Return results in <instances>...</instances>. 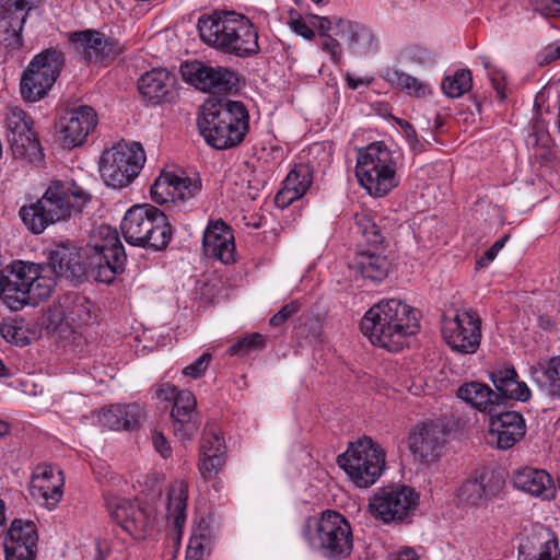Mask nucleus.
<instances>
[{
    "label": "nucleus",
    "mask_w": 560,
    "mask_h": 560,
    "mask_svg": "<svg viewBox=\"0 0 560 560\" xmlns=\"http://www.w3.org/2000/svg\"><path fill=\"white\" fill-rule=\"evenodd\" d=\"M208 551H209V549H197V548L191 549L190 542H189L188 548H187V556H194V559L199 558V557H201V559H203V555Z\"/></svg>",
    "instance_id": "63"
},
{
    "label": "nucleus",
    "mask_w": 560,
    "mask_h": 560,
    "mask_svg": "<svg viewBox=\"0 0 560 560\" xmlns=\"http://www.w3.org/2000/svg\"><path fill=\"white\" fill-rule=\"evenodd\" d=\"M189 540L191 549H210L212 535L209 523L201 520L198 526L194 529Z\"/></svg>",
    "instance_id": "46"
},
{
    "label": "nucleus",
    "mask_w": 560,
    "mask_h": 560,
    "mask_svg": "<svg viewBox=\"0 0 560 560\" xmlns=\"http://www.w3.org/2000/svg\"><path fill=\"white\" fill-rule=\"evenodd\" d=\"M37 528L34 522L14 520L4 538V552L22 559H35L37 548Z\"/></svg>",
    "instance_id": "26"
},
{
    "label": "nucleus",
    "mask_w": 560,
    "mask_h": 560,
    "mask_svg": "<svg viewBox=\"0 0 560 560\" xmlns=\"http://www.w3.org/2000/svg\"><path fill=\"white\" fill-rule=\"evenodd\" d=\"M334 20L340 28L338 35L343 38L346 37L349 49L358 50L361 47L369 48L372 45L373 34L366 27L340 18H335Z\"/></svg>",
    "instance_id": "42"
},
{
    "label": "nucleus",
    "mask_w": 560,
    "mask_h": 560,
    "mask_svg": "<svg viewBox=\"0 0 560 560\" xmlns=\"http://www.w3.org/2000/svg\"><path fill=\"white\" fill-rule=\"evenodd\" d=\"M0 332L8 342L20 347L28 343V338L25 336L22 327L14 324H2L0 326Z\"/></svg>",
    "instance_id": "48"
},
{
    "label": "nucleus",
    "mask_w": 560,
    "mask_h": 560,
    "mask_svg": "<svg viewBox=\"0 0 560 560\" xmlns=\"http://www.w3.org/2000/svg\"><path fill=\"white\" fill-rule=\"evenodd\" d=\"M320 48L330 56V60L335 65H339L341 62L343 55L342 47L336 38L326 36L320 44Z\"/></svg>",
    "instance_id": "52"
},
{
    "label": "nucleus",
    "mask_w": 560,
    "mask_h": 560,
    "mask_svg": "<svg viewBox=\"0 0 560 560\" xmlns=\"http://www.w3.org/2000/svg\"><path fill=\"white\" fill-rule=\"evenodd\" d=\"M313 183V168L308 164H296L287 175L283 187L275 197L277 207L284 209L302 198Z\"/></svg>",
    "instance_id": "28"
},
{
    "label": "nucleus",
    "mask_w": 560,
    "mask_h": 560,
    "mask_svg": "<svg viewBox=\"0 0 560 560\" xmlns=\"http://www.w3.org/2000/svg\"><path fill=\"white\" fill-rule=\"evenodd\" d=\"M541 60L539 61L540 65H547L550 63L557 59H560V45H550L548 46L544 52L540 55Z\"/></svg>",
    "instance_id": "58"
},
{
    "label": "nucleus",
    "mask_w": 560,
    "mask_h": 560,
    "mask_svg": "<svg viewBox=\"0 0 560 560\" xmlns=\"http://www.w3.org/2000/svg\"><path fill=\"white\" fill-rule=\"evenodd\" d=\"M142 409L137 404L113 405L100 415V422L110 430H133L141 421Z\"/></svg>",
    "instance_id": "35"
},
{
    "label": "nucleus",
    "mask_w": 560,
    "mask_h": 560,
    "mask_svg": "<svg viewBox=\"0 0 560 560\" xmlns=\"http://www.w3.org/2000/svg\"><path fill=\"white\" fill-rule=\"evenodd\" d=\"M92 200L90 191L75 182L52 180L43 196L19 209V218L32 234L80 214Z\"/></svg>",
    "instance_id": "2"
},
{
    "label": "nucleus",
    "mask_w": 560,
    "mask_h": 560,
    "mask_svg": "<svg viewBox=\"0 0 560 560\" xmlns=\"http://www.w3.org/2000/svg\"><path fill=\"white\" fill-rule=\"evenodd\" d=\"M389 560H418V556L411 549L404 550Z\"/></svg>",
    "instance_id": "62"
},
{
    "label": "nucleus",
    "mask_w": 560,
    "mask_h": 560,
    "mask_svg": "<svg viewBox=\"0 0 560 560\" xmlns=\"http://www.w3.org/2000/svg\"><path fill=\"white\" fill-rule=\"evenodd\" d=\"M144 163L145 153L141 143H118L103 152L100 161L101 177L106 186L120 189L135 180Z\"/></svg>",
    "instance_id": "11"
},
{
    "label": "nucleus",
    "mask_w": 560,
    "mask_h": 560,
    "mask_svg": "<svg viewBox=\"0 0 560 560\" xmlns=\"http://www.w3.org/2000/svg\"><path fill=\"white\" fill-rule=\"evenodd\" d=\"M302 535L311 550L326 560H345L353 550L351 524L345 515L334 510L307 517Z\"/></svg>",
    "instance_id": "7"
},
{
    "label": "nucleus",
    "mask_w": 560,
    "mask_h": 560,
    "mask_svg": "<svg viewBox=\"0 0 560 560\" xmlns=\"http://www.w3.org/2000/svg\"><path fill=\"white\" fill-rule=\"evenodd\" d=\"M265 348V337L261 334L253 332L249 334L237 342L233 343L229 349L230 355L247 354L252 350H258Z\"/></svg>",
    "instance_id": "45"
},
{
    "label": "nucleus",
    "mask_w": 560,
    "mask_h": 560,
    "mask_svg": "<svg viewBox=\"0 0 560 560\" xmlns=\"http://www.w3.org/2000/svg\"><path fill=\"white\" fill-rule=\"evenodd\" d=\"M127 255L116 229L101 225L89 243L80 248L56 244L46 266L54 269V280L63 278L78 285L85 281L112 284L125 271Z\"/></svg>",
    "instance_id": "1"
},
{
    "label": "nucleus",
    "mask_w": 560,
    "mask_h": 560,
    "mask_svg": "<svg viewBox=\"0 0 560 560\" xmlns=\"http://www.w3.org/2000/svg\"><path fill=\"white\" fill-rule=\"evenodd\" d=\"M444 121H445L444 118L438 114L434 118L432 131L435 133L440 132L442 130V128L444 127Z\"/></svg>",
    "instance_id": "64"
},
{
    "label": "nucleus",
    "mask_w": 560,
    "mask_h": 560,
    "mask_svg": "<svg viewBox=\"0 0 560 560\" xmlns=\"http://www.w3.org/2000/svg\"><path fill=\"white\" fill-rule=\"evenodd\" d=\"M350 268L363 279L380 283L388 276L390 262L386 256L366 250L355 255Z\"/></svg>",
    "instance_id": "34"
},
{
    "label": "nucleus",
    "mask_w": 560,
    "mask_h": 560,
    "mask_svg": "<svg viewBox=\"0 0 560 560\" xmlns=\"http://www.w3.org/2000/svg\"><path fill=\"white\" fill-rule=\"evenodd\" d=\"M504 486L503 479L489 469H482L479 475L466 480L457 490L460 503L469 506H482L499 495Z\"/></svg>",
    "instance_id": "23"
},
{
    "label": "nucleus",
    "mask_w": 560,
    "mask_h": 560,
    "mask_svg": "<svg viewBox=\"0 0 560 560\" xmlns=\"http://www.w3.org/2000/svg\"><path fill=\"white\" fill-rule=\"evenodd\" d=\"M559 557L560 550L557 539H549L539 552L538 560H558Z\"/></svg>",
    "instance_id": "56"
},
{
    "label": "nucleus",
    "mask_w": 560,
    "mask_h": 560,
    "mask_svg": "<svg viewBox=\"0 0 560 560\" xmlns=\"http://www.w3.org/2000/svg\"><path fill=\"white\" fill-rule=\"evenodd\" d=\"M530 376L545 394L560 398V355L541 360L530 366Z\"/></svg>",
    "instance_id": "33"
},
{
    "label": "nucleus",
    "mask_w": 560,
    "mask_h": 560,
    "mask_svg": "<svg viewBox=\"0 0 560 560\" xmlns=\"http://www.w3.org/2000/svg\"><path fill=\"white\" fill-rule=\"evenodd\" d=\"M509 236L504 235L501 238L497 240L477 260V265L481 268L488 266L491 261L494 260L499 252L504 247Z\"/></svg>",
    "instance_id": "53"
},
{
    "label": "nucleus",
    "mask_w": 560,
    "mask_h": 560,
    "mask_svg": "<svg viewBox=\"0 0 560 560\" xmlns=\"http://www.w3.org/2000/svg\"><path fill=\"white\" fill-rule=\"evenodd\" d=\"M525 433V419L517 411H495L489 419V436L499 450L513 447Z\"/></svg>",
    "instance_id": "24"
},
{
    "label": "nucleus",
    "mask_w": 560,
    "mask_h": 560,
    "mask_svg": "<svg viewBox=\"0 0 560 560\" xmlns=\"http://www.w3.org/2000/svg\"><path fill=\"white\" fill-rule=\"evenodd\" d=\"M180 73L187 83L202 92L231 93L238 90L237 73L224 67H212L201 61L185 62Z\"/></svg>",
    "instance_id": "15"
},
{
    "label": "nucleus",
    "mask_w": 560,
    "mask_h": 560,
    "mask_svg": "<svg viewBox=\"0 0 560 560\" xmlns=\"http://www.w3.org/2000/svg\"><path fill=\"white\" fill-rule=\"evenodd\" d=\"M533 10L545 18L560 16V0H529Z\"/></svg>",
    "instance_id": "49"
},
{
    "label": "nucleus",
    "mask_w": 560,
    "mask_h": 560,
    "mask_svg": "<svg viewBox=\"0 0 560 560\" xmlns=\"http://www.w3.org/2000/svg\"><path fill=\"white\" fill-rule=\"evenodd\" d=\"M418 503L419 494L412 488L393 485L377 489L370 499L369 508L375 518L389 524L406 521Z\"/></svg>",
    "instance_id": "12"
},
{
    "label": "nucleus",
    "mask_w": 560,
    "mask_h": 560,
    "mask_svg": "<svg viewBox=\"0 0 560 560\" xmlns=\"http://www.w3.org/2000/svg\"><path fill=\"white\" fill-rule=\"evenodd\" d=\"M355 226L358 232L361 233L368 243L380 245L384 241L381 228L376 224L374 218L368 213L355 214Z\"/></svg>",
    "instance_id": "44"
},
{
    "label": "nucleus",
    "mask_w": 560,
    "mask_h": 560,
    "mask_svg": "<svg viewBox=\"0 0 560 560\" xmlns=\"http://www.w3.org/2000/svg\"><path fill=\"white\" fill-rule=\"evenodd\" d=\"M178 392L179 390H177L175 386H172V385H168V384H163L158 389L156 394H158V397L161 398V399H164V400L173 399L174 400V396Z\"/></svg>",
    "instance_id": "59"
},
{
    "label": "nucleus",
    "mask_w": 560,
    "mask_h": 560,
    "mask_svg": "<svg viewBox=\"0 0 560 560\" xmlns=\"http://www.w3.org/2000/svg\"><path fill=\"white\" fill-rule=\"evenodd\" d=\"M188 487L184 481H175L167 493V518L180 529L186 521Z\"/></svg>",
    "instance_id": "40"
},
{
    "label": "nucleus",
    "mask_w": 560,
    "mask_h": 560,
    "mask_svg": "<svg viewBox=\"0 0 560 560\" xmlns=\"http://www.w3.org/2000/svg\"><path fill=\"white\" fill-rule=\"evenodd\" d=\"M226 446L220 429L207 424L203 430L198 468L203 479L214 478L225 465Z\"/></svg>",
    "instance_id": "22"
},
{
    "label": "nucleus",
    "mask_w": 560,
    "mask_h": 560,
    "mask_svg": "<svg viewBox=\"0 0 560 560\" xmlns=\"http://www.w3.org/2000/svg\"><path fill=\"white\" fill-rule=\"evenodd\" d=\"M175 84V77L163 68L145 72L138 80V90L152 105L167 101Z\"/></svg>",
    "instance_id": "31"
},
{
    "label": "nucleus",
    "mask_w": 560,
    "mask_h": 560,
    "mask_svg": "<svg viewBox=\"0 0 560 560\" xmlns=\"http://www.w3.org/2000/svg\"><path fill=\"white\" fill-rule=\"evenodd\" d=\"M385 452L371 438L363 436L351 442L347 451L339 454L337 464L358 488L374 485L385 469Z\"/></svg>",
    "instance_id": "10"
},
{
    "label": "nucleus",
    "mask_w": 560,
    "mask_h": 560,
    "mask_svg": "<svg viewBox=\"0 0 560 560\" xmlns=\"http://www.w3.org/2000/svg\"><path fill=\"white\" fill-rule=\"evenodd\" d=\"M399 126L401 127V129L404 130L405 135H406V138L408 140V143L409 145L413 149V150H418V151H422L423 149V144L421 143V141L419 140L418 138V135H417V131L415 129V127L406 121V120H400L399 121Z\"/></svg>",
    "instance_id": "55"
},
{
    "label": "nucleus",
    "mask_w": 560,
    "mask_h": 560,
    "mask_svg": "<svg viewBox=\"0 0 560 560\" xmlns=\"http://www.w3.org/2000/svg\"><path fill=\"white\" fill-rule=\"evenodd\" d=\"M346 81L351 90H357L360 85L369 84V81L361 78H353L350 73L346 74Z\"/></svg>",
    "instance_id": "61"
},
{
    "label": "nucleus",
    "mask_w": 560,
    "mask_h": 560,
    "mask_svg": "<svg viewBox=\"0 0 560 560\" xmlns=\"http://www.w3.org/2000/svg\"><path fill=\"white\" fill-rule=\"evenodd\" d=\"M202 248L207 257L214 258L224 265L236 261L233 231L223 220L209 222L203 233Z\"/></svg>",
    "instance_id": "25"
},
{
    "label": "nucleus",
    "mask_w": 560,
    "mask_h": 560,
    "mask_svg": "<svg viewBox=\"0 0 560 560\" xmlns=\"http://www.w3.org/2000/svg\"><path fill=\"white\" fill-rule=\"evenodd\" d=\"M201 190V179L178 176L166 172L161 174L150 188L151 198L160 205L186 202L195 198Z\"/></svg>",
    "instance_id": "18"
},
{
    "label": "nucleus",
    "mask_w": 560,
    "mask_h": 560,
    "mask_svg": "<svg viewBox=\"0 0 560 560\" xmlns=\"http://www.w3.org/2000/svg\"><path fill=\"white\" fill-rule=\"evenodd\" d=\"M153 445L163 458H167L172 454V450L167 439L162 433L153 434Z\"/></svg>",
    "instance_id": "57"
},
{
    "label": "nucleus",
    "mask_w": 560,
    "mask_h": 560,
    "mask_svg": "<svg viewBox=\"0 0 560 560\" xmlns=\"http://www.w3.org/2000/svg\"><path fill=\"white\" fill-rule=\"evenodd\" d=\"M63 474L60 469L40 464L35 467L30 483V493L34 500L52 510L62 498Z\"/></svg>",
    "instance_id": "21"
},
{
    "label": "nucleus",
    "mask_w": 560,
    "mask_h": 560,
    "mask_svg": "<svg viewBox=\"0 0 560 560\" xmlns=\"http://www.w3.org/2000/svg\"><path fill=\"white\" fill-rule=\"evenodd\" d=\"M300 310V304L296 301L290 302L282 306L277 314H275L270 320L269 324L272 327H280L282 326L291 316L296 314Z\"/></svg>",
    "instance_id": "50"
},
{
    "label": "nucleus",
    "mask_w": 560,
    "mask_h": 560,
    "mask_svg": "<svg viewBox=\"0 0 560 560\" xmlns=\"http://www.w3.org/2000/svg\"><path fill=\"white\" fill-rule=\"evenodd\" d=\"M171 416L174 434L180 440H190L198 430L196 398L190 390L176 393Z\"/></svg>",
    "instance_id": "27"
},
{
    "label": "nucleus",
    "mask_w": 560,
    "mask_h": 560,
    "mask_svg": "<svg viewBox=\"0 0 560 560\" xmlns=\"http://www.w3.org/2000/svg\"><path fill=\"white\" fill-rule=\"evenodd\" d=\"M8 7L12 8L16 12V16L27 20L28 13L32 9L38 7L40 0H0Z\"/></svg>",
    "instance_id": "51"
},
{
    "label": "nucleus",
    "mask_w": 560,
    "mask_h": 560,
    "mask_svg": "<svg viewBox=\"0 0 560 560\" xmlns=\"http://www.w3.org/2000/svg\"><path fill=\"white\" fill-rule=\"evenodd\" d=\"M441 331L443 339L453 351L472 354L480 346L481 319L472 310H456L453 315H443Z\"/></svg>",
    "instance_id": "13"
},
{
    "label": "nucleus",
    "mask_w": 560,
    "mask_h": 560,
    "mask_svg": "<svg viewBox=\"0 0 560 560\" xmlns=\"http://www.w3.org/2000/svg\"><path fill=\"white\" fill-rule=\"evenodd\" d=\"M16 12L0 1V44L8 48H19L22 45L23 25L26 22Z\"/></svg>",
    "instance_id": "37"
},
{
    "label": "nucleus",
    "mask_w": 560,
    "mask_h": 560,
    "mask_svg": "<svg viewBox=\"0 0 560 560\" xmlns=\"http://www.w3.org/2000/svg\"><path fill=\"white\" fill-rule=\"evenodd\" d=\"M289 25L296 34L301 35L306 39H312L315 36L314 31L306 24L304 19L300 15L291 18Z\"/></svg>",
    "instance_id": "54"
},
{
    "label": "nucleus",
    "mask_w": 560,
    "mask_h": 560,
    "mask_svg": "<svg viewBox=\"0 0 560 560\" xmlns=\"http://www.w3.org/2000/svg\"><path fill=\"white\" fill-rule=\"evenodd\" d=\"M314 18L318 19V21H319V23L317 25L319 35L323 36L324 38H326V36H329L328 32L331 28L332 21L326 16L314 15Z\"/></svg>",
    "instance_id": "60"
},
{
    "label": "nucleus",
    "mask_w": 560,
    "mask_h": 560,
    "mask_svg": "<svg viewBox=\"0 0 560 560\" xmlns=\"http://www.w3.org/2000/svg\"><path fill=\"white\" fill-rule=\"evenodd\" d=\"M97 125L95 110L88 105L70 109L59 122V140L65 148L81 145Z\"/></svg>",
    "instance_id": "20"
},
{
    "label": "nucleus",
    "mask_w": 560,
    "mask_h": 560,
    "mask_svg": "<svg viewBox=\"0 0 560 560\" xmlns=\"http://www.w3.org/2000/svg\"><path fill=\"white\" fill-rule=\"evenodd\" d=\"M384 79L390 85L406 92L410 96L425 97L431 94V88L428 83L400 70H387Z\"/></svg>",
    "instance_id": "41"
},
{
    "label": "nucleus",
    "mask_w": 560,
    "mask_h": 560,
    "mask_svg": "<svg viewBox=\"0 0 560 560\" xmlns=\"http://www.w3.org/2000/svg\"><path fill=\"white\" fill-rule=\"evenodd\" d=\"M0 271L4 278V305L12 311L37 305L49 298L56 285L54 269L45 264L16 259Z\"/></svg>",
    "instance_id": "6"
},
{
    "label": "nucleus",
    "mask_w": 560,
    "mask_h": 560,
    "mask_svg": "<svg viewBox=\"0 0 560 560\" xmlns=\"http://www.w3.org/2000/svg\"><path fill=\"white\" fill-rule=\"evenodd\" d=\"M71 40L89 63L107 66L122 52L117 39L94 30L75 32Z\"/></svg>",
    "instance_id": "17"
},
{
    "label": "nucleus",
    "mask_w": 560,
    "mask_h": 560,
    "mask_svg": "<svg viewBox=\"0 0 560 560\" xmlns=\"http://www.w3.org/2000/svg\"><path fill=\"white\" fill-rule=\"evenodd\" d=\"M31 62L35 65V69L40 71L44 77L43 81L47 86V84H55L65 66V55L60 49L49 47L34 56Z\"/></svg>",
    "instance_id": "38"
},
{
    "label": "nucleus",
    "mask_w": 560,
    "mask_h": 560,
    "mask_svg": "<svg viewBox=\"0 0 560 560\" xmlns=\"http://www.w3.org/2000/svg\"><path fill=\"white\" fill-rule=\"evenodd\" d=\"M9 150L14 159L31 163L44 158L40 142L33 130V120L19 107H8L5 114Z\"/></svg>",
    "instance_id": "14"
},
{
    "label": "nucleus",
    "mask_w": 560,
    "mask_h": 560,
    "mask_svg": "<svg viewBox=\"0 0 560 560\" xmlns=\"http://www.w3.org/2000/svg\"><path fill=\"white\" fill-rule=\"evenodd\" d=\"M513 487L532 497L549 499L553 495V481L544 469L522 467L512 474Z\"/></svg>",
    "instance_id": "29"
},
{
    "label": "nucleus",
    "mask_w": 560,
    "mask_h": 560,
    "mask_svg": "<svg viewBox=\"0 0 560 560\" xmlns=\"http://www.w3.org/2000/svg\"><path fill=\"white\" fill-rule=\"evenodd\" d=\"M198 128L205 141L217 150L240 145L249 130V114L240 101L210 100L203 105Z\"/></svg>",
    "instance_id": "5"
},
{
    "label": "nucleus",
    "mask_w": 560,
    "mask_h": 560,
    "mask_svg": "<svg viewBox=\"0 0 560 560\" xmlns=\"http://www.w3.org/2000/svg\"><path fill=\"white\" fill-rule=\"evenodd\" d=\"M35 68V65L30 61L22 74L20 83L22 98L30 103L44 98L54 85L47 84L46 86L43 81V74Z\"/></svg>",
    "instance_id": "39"
},
{
    "label": "nucleus",
    "mask_w": 560,
    "mask_h": 560,
    "mask_svg": "<svg viewBox=\"0 0 560 560\" xmlns=\"http://www.w3.org/2000/svg\"><path fill=\"white\" fill-rule=\"evenodd\" d=\"M472 79L469 70H457L454 75L443 79L441 88L452 98L459 97L471 89Z\"/></svg>",
    "instance_id": "43"
},
{
    "label": "nucleus",
    "mask_w": 560,
    "mask_h": 560,
    "mask_svg": "<svg viewBox=\"0 0 560 560\" xmlns=\"http://www.w3.org/2000/svg\"><path fill=\"white\" fill-rule=\"evenodd\" d=\"M211 360L212 355L209 352H205L192 363L184 368L183 374L194 380L200 378L206 373Z\"/></svg>",
    "instance_id": "47"
},
{
    "label": "nucleus",
    "mask_w": 560,
    "mask_h": 560,
    "mask_svg": "<svg viewBox=\"0 0 560 560\" xmlns=\"http://www.w3.org/2000/svg\"><path fill=\"white\" fill-rule=\"evenodd\" d=\"M197 28L203 43L224 54L245 59L260 52L258 31L244 14L235 11L202 14Z\"/></svg>",
    "instance_id": "4"
},
{
    "label": "nucleus",
    "mask_w": 560,
    "mask_h": 560,
    "mask_svg": "<svg viewBox=\"0 0 560 560\" xmlns=\"http://www.w3.org/2000/svg\"><path fill=\"white\" fill-rule=\"evenodd\" d=\"M456 395L477 410L488 413L490 417L501 406L495 392L480 382L463 384L458 387Z\"/></svg>",
    "instance_id": "32"
},
{
    "label": "nucleus",
    "mask_w": 560,
    "mask_h": 560,
    "mask_svg": "<svg viewBox=\"0 0 560 560\" xmlns=\"http://www.w3.org/2000/svg\"><path fill=\"white\" fill-rule=\"evenodd\" d=\"M526 145L532 155L540 163L549 162L553 158L548 122L540 115L535 116L530 122Z\"/></svg>",
    "instance_id": "36"
},
{
    "label": "nucleus",
    "mask_w": 560,
    "mask_h": 560,
    "mask_svg": "<svg viewBox=\"0 0 560 560\" xmlns=\"http://www.w3.org/2000/svg\"><path fill=\"white\" fill-rule=\"evenodd\" d=\"M418 311L400 300L381 301L362 317L361 331L372 345L396 352L407 345V339L419 329Z\"/></svg>",
    "instance_id": "3"
},
{
    "label": "nucleus",
    "mask_w": 560,
    "mask_h": 560,
    "mask_svg": "<svg viewBox=\"0 0 560 560\" xmlns=\"http://www.w3.org/2000/svg\"><path fill=\"white\" fill-rule=\"evenodd\" d=\"M408 445L410 452L421 463L433 464L442 456L446 445V431L438 422H421L411 429Z\"/></svg>",
    "instance_id": "16"
},
{
    "label": "nucleus",
    "mask_w": 560,
    "mask_h": 560,
    "mask_svg": "<svg viewBox=\"0 0 560 560\" xmlns=\"http://www.w3.org/2000/svg\"><path fill=\"white\" fill-rule=\"evenodd\" d=\"M107 511L110 518L135 539H144L151 527L149 513L122 498H114L107 501Z\"/></svg>",
    "instance_id": "19"
},
{
    "label": "nucleus",
    "mask_w": 560,
    "mask_h": 560,
    "mask_svg": "<svg viewBox=\"0 0 560 560\" xmlns=\"http://www.w3.org/2000/svg\"><path fill=\"white\" fill-rule=\"evenodd\" d=\"M121 233L126 242L154 252L167 247L172 240V226L167 217L152 205H136L125 214Z\"/></svg>",
    "instance_id": "9"
},
{
    "label": "nucleus",
    "mask_w": 560,
    "mask_h": 560,
    "mask_svg": "<svg viewBox=\"0 0 560 560\" xmlns=\"http://www.w3.org/2000/svg\"><path fill=\"white\" fill-rule=\"evenodd\" d=\"M490 380L501 405L505 399L527 401L532 397L529 387L525 382L518 381L517 372L512 365L492 371Z\"/></svg>",
    "instance_id": "30"
},
{
    "label": "nucleus",
    "mask_w": 560,
    "mask_h": 560,
    "mask_svg": "<svg viewBox=\"0 0 560 560\" xmlns=\"http://www.w3.org/2000/svg\"><path fill=\"white\" fill-rule=\"evenodd\" d=\"M355 175L360 185L373 197H384L399 185L396 159L383 141L358 150Z\"/></svg>",
    "instance_id": "8"
}]
</instances>
